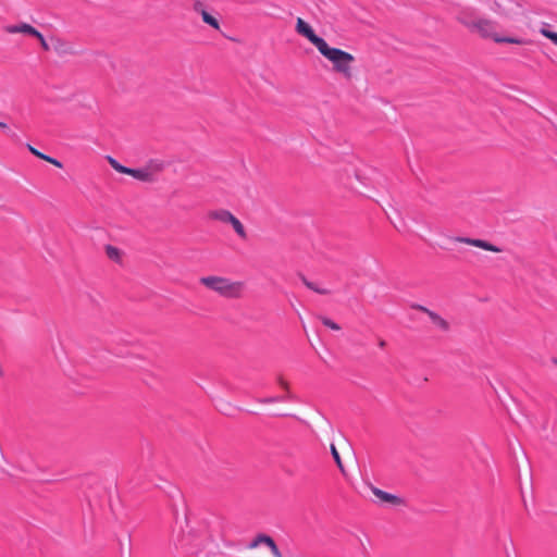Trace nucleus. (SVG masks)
Instances as JSON below:
<instances>
[{
    "label": "nucleus",
    "mask_w": 557,
    "mask_h": 557,
    "mask_svg": "<svg viewBox=\"0 0 557 557\" xmlns=\"http://www.w3.org/2000/svg\"><path fill=\"white\" fill-rule=\"evenodd\" d=\"M194 10L201 15L202 21L206 24L210 25L214 29H220V23H219L218 18H215L207 10H205L201 3H199V2L195 3Z\"/></svg>",
    "instance_id": "11"
},
{
    "label": "nucleus",
    "mask_w": 557,
    "mask_h": 557,
    "mask_svg": "<svg viewBox=\"0 0 557 557\" xmlns=\"http://www.w3.org/2000/svg\"><path fill=\"white\" fill-rule=\"evenodd\" d=\"M260 547L267 548L272 557H283V554L273 537L265 533L256 534L247 546L250 550H255Z\"/></svg>",
    "instance_id": "7"
},
{
    "label": "nucleus",
    "mask_w": 557,
    "mask_h": 557,
    "mask_svg": "<svg viewBox=\"0 0 557 557\" xmlns=\"http://www.w3.org/2000/svg\"><path fill=\"white\" fill-rule=\"evenodd\" d=\"M35 38H37L39 40L40 46L45 51H48L50 49L49 45L47 44L46 39L44 38V36L40 32L38 33V35Z\"/></svg>",
    "instance_id": "22"
},
{
    "label": "nucleus",
    "mask_w": 557,
    "mask_h": 557,
    "mask_svg": "<svg viewBox=\"0 0 557 557\" xmlns=\"http://www.w3.org/2000/svg\"><path fill=\"white\" fill-rule=\"evenodd\" d=\"M164 170V163L160 160H150L147 164L139 169H128L126 175H131L134 178L144 182L152 183L157 176Z\"/></svg>",
    "instance_id": "5"
},
{
    "label": "nucleus",
    "mask_w": 557,
    "mask_h": 557,
    "mask_svg": "<svg viewBox=\"0 0 557 557\" xmlns=\"http://www.w3.org/2000/svg\"><path fill=\"white\" fill-rule=\"evenodd\" d=\"M413 308L421 312H424L430 318L432 323L440 330H442L444 332H447L449 330V323L443 317H441L438 313H436L421 305H417Z\"/></svg>",
    "instance_id": "9"
},
{
    "label": "nucleus",
    "mask_w": 557,
    "mask_h": 557,
    "mask_svg": "<svg viewBox=\"0 0 557 557\" xmlns=\"http://www.w3.org/2000/svg\"><path fill=\"white\" fill-rule=\"evenodd\" d=\"M200 284L209 290L227 299H239L245 294V283L242 281H232L225 276L208 275L199 280Z\"/></svg>",
    "instance_id": "3"
},
{
    "label": "nucleus",
    "mask_w": 557,
    "mask_h": 557,
    "mask_svg": "<svg viewBox=\"0 0 557 557\" xmlns=\"http://www.w3.org/2000/svg\"><path fill=\"white\" fill-rule=\"evenodd\" d=\"M472 32H476L483 38H491L497 44L524 45L525 41L515 37H502L496 33L495 22L487 18H480L469 25Z\"/></svg>",
    "instance_id": "4"
},
{
    "label": "nucleus",
    "mask_w": 557,
    "mask_h": 557,
    "mask_svg": "<svg viewBox=\"0 0 557 557\" xmlns=\"http://www.w3.org/2000/svg\"><path fill=\"white\" fill-rule=\"evenodd\" d=\"M53 49L55 52H58L60 54H73L74 53L73 46L62 39H59V38H57L54 40Z\"/></svg>",
    "instance_id": "13"
},
{
    "label": "nucleus",
    "mask_w": 557,
    "mask_h": 557,
    "mask_svg": "<svg viewBox=\"0 0 557 557\" xmlns=\"http://www.w3.org/2000/svg\"><path fill=\"white\" fill-rule=\"evenodd\" d=\"M331 453H332V456H333V458H334V460L336 462V466L338 467L339 471L342 473H344L345 472V468H344V465L342 462L339 453H338V450H337V448H336V446L334 444L331 445Z\"/></svg>",
    "instance_id": "16"
},
{
    "label": "nucleus",
    "mask_w": 557,
    "mask_h": 557,
    "mask_svg": "<svg viewBox=\"0 0 557 557\" xmlns=\"http://www.w3.org/2000/svg\"><path fill=\"white\" fill-rule=\"evenodd\" d=\"M385 345H386L385 341L381 339V341L379 342V346H380L381 348L385 347Z\"/></svg>",
    "instance_id": "24"
},
{
    "label": "nucleus",
    "mask_w": 557,
    "mask_h": 557,
    "mask_svg": "<svg viewBox=\"0 0 557 557\" xmlns=\"http://www.w3.org/2000/svg\"><path fill=\"white\" fill-rule=\"evenodd\" d=\"M302 283L311 290L321 294V295H327L330 294V290L326 288H320L318 287L313 282L308 281L306 277L301 278Z\"/></svg>",
    "instance_id": "15"
},
{
    "label": "nucleus",
    "mask_w": 557,
    "mask_h": 557,
    "mask_svg": "<svg viewBox=\"0 0 557 557\" xmlns=\"http://www.w3.org/2000/svg\"><path fill=\"white\" fill-rule=\"evenodd\" d=\"M28 150H29L34 156H36L37 158H39V159H41V160H44V161H46V162H48V163H50V164L54 165L55 168L61 169V168L63 166V165H62V163H61L59 160H57V159H54V158H52V157H50V156H47V154H45V153L40 152L39 150H37L36 148H34L33 146H28Z\"/></svg>",
    "instance_id": "14"
},
{
    "label": "nucleus",
    "mask_w": 557,
    "mask_h": 557,
    "mask_svg": "<svg viewBox=\"0 0 557 557\" xmlns=\"http://www.w3.org/2000/svg\"><path fill=\"white\" fill-rule=\"evenodd\" d=\"M0 128L3 129V131H8L9 129L8 125L4 122H1V121H0Z\"/></svg>",
    "instance_id": "23"
},
{
    "label": "nucleus",
    "mask_w": 557,
    "mask_h": 557,
    "mask_svg": "<svg viewBox=\"0 0 557 557\" xmlns=\"http://www.w3.org/2000/svg\"><path fill=\"white\" fill-rule=\"evenodd\" d=\"M540 33L557 46V33L549 30L546 25L540 29Z\"/></svg>",
    "instance_id": "18"
},
{
    "label": "nucleus",
    "mask_w": 557,
    "mask_h": 557,
    "mask_svg": "<svg viewBox=\"0 0 557 557\" xmlns=\"http://www.w3.org/2000/svg\"><path fill=\"white\" fill-rule=\"evenodd\" d=\"M181 545L195 555H214L219 548L207 520L188 522L181 536Z\"/></svg>",
    "instance_id": "2"
},
{
    "label": "nucleus",
    "mask_w": 557,
    "mask_h": 557,
    "mask_svg": "<svg viewBox=\"0 0 557 557\" xmlns=\"http://www.w3.org/2000/svg\"><path fill=\"white\" fill-rule=\"evenodd\" d=\"M208 218L212 221H218L223 224H230L234 228L235 233L242 238H247L246 230L243 223L228 210L216 209L208 213Z\"/></svg>",
    "instance_id": "6"
},
{
    "label": "nucleus",
    "mask_w": 557,
    "mask_h": 557,
    "mask_svg": "<svg viewBox=\"0 0 557 557\" xmlns=\"http://www.w3.org/2000/svg\"><path fill=\"white\" fill-rule=\"evenodd\" d=\"M453 240L455 243L466 244L469 246H473L483 250L492 251L495 253H498L502 251V249L484 239L479 238H470V237H454Z\"/></svg>",
    "instance_id": "8"
},
{
    "label": "nucleus",
    "mask_w": 557,
    "mask_h": 557,
    "mask_svg": "<svg viewBox=\"0 0 557 557\" xmlns=\"http://www.w3.org/2000/svg\"><path fill=\"white\" fill-rule=\"evenodd\" d=\"M321 322L329 329L333 331H339L341 326L334 322L333 320L326 318V317H320Z\"/></svg>",
    "instance_id": "20"
},
{
    "label": "nucleus",
    "mask_w": 557,
    "mask_h": 557,
    "mask_svg": "<svg viewBox=\"0 0 557 557\" xmlns=\"http://www.w3.org/2000/svg\"><path fill=\"white\" fill-rule=\"evenodd\" d=\"M372 493L376 498H379L383 503H388L393 505H400L403 503L398 496L384 492L377 487H372Z\"/></svg>",
    "instance_id": "12"
},
{
    "label": "nucleus",
    "mask_w": 557,
    "mask_h": 557,
    "mask_svg": "<svg viewBox=\"0 0 557 557\" xmlns=\"http://www.w3.org/2000/svg\"><path fill=\"white\" fill-rule=\"evenodd\" d=\"M296 32L307 38L332 63L335 73L346 81H351L355 77L354 63L356 58L351 53L330 47L323 38L315 35L312 27L301 17L297 18Z\"/></svg>",
    "instance_id": "1"
},
{
    "label": "nucleus",
    "mask_w": 557,
    "mask_h": 557,
    "mask_svg": "<svg viewBox=\"0 0 557 557\" xmlns=\"http://www.w3.org/2000/svg\"><path fill=\"white\" fill-rule=\"evenodd\" d=\"M107 256L112 260H119L120 259V250L114 246H107L106 247Z\"/></svg>",
    "instance_id": "19"
},
{
    "label": "nucleus",
    "mask_w": 557,
    "mask_h": 557,
    "mask_svg": "<svg viewBox=\"0 0 557 557\" xmlns=\"http://www.w3.org/2000/svg\"><path fill=\"white\" fill-rule=\"evenodd\" d=\"M4 32L8 34H24L32 37H36L39 33L35 27L27 23L7 25L4 27Z\"/></svg>",
    "instance_id": "10"
},
{
    "label": "nucleus",
    "mask_w": 557,
    "mask_h": 557,
    "mask_svg": "<svg viewBox=\"0 0 557 557\" xmlns=\"http://www.w3.org/2000/svg\"><path fill=\"white\" fill-rule=\"evenodd\" d=\"M108 161L110 163V165L119 173L121 174H127L128 173V169L127 166H124L122 164H120L115 159L111 158V157H108Z\"/></svg>",
    "instance_id": "17"
},
{
    "label": "nucleus",
    "mask_w": 557,
    "mask_h": 557,
    "mask_svg": "<svg viewBox=\"0 0 557 557\" xmlns=\"http://www.w3.org/2000/svg\"><path fill=\"white\" fill-rule=\"evenodd\" d=\"M277 383L283 389L287 392L286 398H289V383L283 376L277 377Z\"/></svg>",
    "instance_id": "21"
},
{
    "label": "nucleus",
    "mask_w": 557,
    "mask_h": 557,
    "mask_svg": "<svg viewBox=\"0 0 557 557\" xmlns=\"http://www.w3.org/2000/svg\"><path fill=\"white\" fill-rule=\"evenodd\" d=\"M281 400H282L281 398H271V399H269V403L281 401Z\"/></svg>",
    "instance_id": "25"
}]
</instances>
